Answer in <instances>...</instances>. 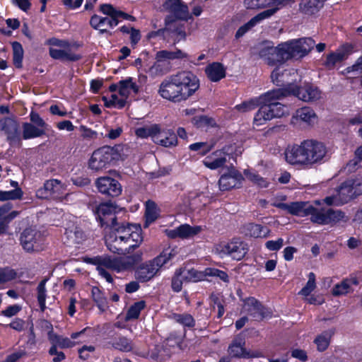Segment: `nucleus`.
<instances>
[{
  "label": "nucleus",
  "instance_id": "3",
  "mask_svg": "<svg viewBox=\"0 0 362 362\" xmlns=\"http://www.w3.org/2000/svg\"><path fill=\"white\" fill-rule=\"evenodd\" d=\"M289 95L287 89H275L260 95L259 109L254 117L257 125H262L275 117H281L289 113L287 106L278 100Z\"/></svg>",
  "mask_w": 362,
  "mask_h": 362
},
{
  "label": "nucleus",
  "instance_id": "46",
  "mask_svg": "<svg viewBox=\"0 0 362 362\" xmlns=\"http://www.w3.org/2000/svg\"><path fill=\"white\" fill-rule=\"evenodd\" d=\"M170 71L169 62H166L163 59L158 57V54H156V62L150 68L152 74L163 75Z\"/></svg>",
  "mask_w": 362,
  "mask_h": 362
},
{
  "label": "nucleus",
  "instance_id": "27",
  "mask_svg": "<svg viewBox=\"0 0 362 362\" xmlns=\"http://www.w3.org/2000/svg\"><path fill=\"white\" fill-rule=\"evenodd\" d=\"M0 127L1 129L6 134L7 140L11 144H15L19 141L18 124L15 120L9 117L1 119Z\"/></svg>",
  "mask_w": 362,
  "mask_h": 362
},
{
  "label": "nucleus",
  "instance_id": "36",
  "mask_svg": "<svg viewBox=\"0 0 362 362\" xmlns=\"http://www.w3.org/2000/svg\"><path fill=\"white\" fill-rule=\"evenodd\" d=\"M245 233L252 238H267L269 236L270 230L267 227L260 224L250 223L245 226Z\"/></svg>",
  "mask_w": 362,
  "mask_h": 362
},
{
  "label": "nucleus",
  "instance_id": "44",
  "mask_svg": "<svg viewBox=\"0 0 362 362\" xmlns=\"http://www.w3.org/2000/svg\"><path fill=\"white\" fill-rule=\"evenodd\" d=\"M158 57L163 59L166 62L170 60L182 59L187 58L188 55L181 49H176L175 50H160L157 52Z\"/></svg>",
  "mask_w": 362,
  "mask_h": 362
},
{
  "label": "nucleus",
  "instance_id": "25",
  "mask_svg": "<svg viewBox=\"0 0 362 362\" xmlns=\"http://www.w3.org/2000/svg\"><path fill=\"white\" fill-rule=\"evenodd\" d=\"M242 180V175L235 168H232L228 174H224L220 177V189L226 191L236 187L240 185Z\"/></svg>",
  "mask_w": 362,
  "mask_h": 362
},
{
  "label": "nucleus",
  "instance_id": "37",
  "mask_svg": "<svg viewBox=\"0 0 362 362\" xmlns=\"http://www.w3.org/2000/svg\"><path fill=\"white\" fill-rule=\"evenodd\" d=\"M91 296L100 311L101 313L105 312L108 305L107 300L104 293L98 287L93 286L91 289Z\"/></svg>",
  "mask_w": 362,
  "mask_h": 362
},
{
  "label": "nucleus",
  "instance_id": "7",
  "mask_svg": "<svg viewBox=\"0 0 362 362\" xmlns=\"http://www.w3.org/2000/svg\"><path fill=\"white\" fill-rule=\"evenodd\" d=\"M217 252L221 256H229L233 259L241 260L248 252V245L240 238H233L216 247Z\"/></svg>",
  "mask_w": 362,
  "mask_h": 362
},
{
  "label": "nucleus",
  "instance_id": "19",
  "mask_svg": "<svg viewBox=\"0 0 362 362\" xmlns=\"http://www.w3.org/2000/svg\"><path fill=\"white\" fill-rule=\"evenodd\" d=\"M98 191L110 197H117L122 192V186L119 182L110 177H100L95 182Z\"/></svg>",
  "mask_w": 362,
  "mask_h": 362
},
{
  "label": "nucleus",
  "instance_id": "47",
  "mask_svg": "<svg viewBox=\"0 0 362 362\" xmlns=\"http://www.w3.org/2000/svg\"><path fill=\"white\" fill-rule=\"evenodd\" d=\"M100 11H101L103 14L107 15L110 17H122L124 19H132V16L124 13L122 11L117 10L113 7L112 5L109 4H103L100 6Z\"/></svg>",
  "mask_w": 362,
  "mask_h": 362
},
{
  "label": "nucleus",
  "instance_id": "24",
  "mask_svg": "<svg viewBox=\"0 0 362 362\" xmlns=\"http://www.w3.org/2000/svg\"><path fill=\"white\" fill-rule=\"evenodd\" d=\"M117 232L123 233L120 235V242L125 241V243L132 240L136 243L142 242L141 229L135 224H128L127 226H122L115 229Z\"/></svg>",
  "mask_w": 362,
  "mask_h": 362
},
{
  "label": "nucleus",
  "instance_id": "62",
  "mask_svg": "<svg viewBox=\"0 0 362 362\" xmlns=\"http://www.w3.org/2000/svg\"><path fill=\"white\" fill-rule=\"evenodd\" d=\"M315 288V275L310 272L308 275V281L306 285L301 289L300 294L308 297L310 293Z\"/></svg>",
  "mask_w": 362,
  "mask_h": 362
},
{
  "label": "nucleus",
  "instance_id": "16",
  "mask_svg": "<svg viewBox=\"0 0 362 362\" xmlns=\"http://www.w3.org/2000/svg\"><path fill=\"white\" fill-rule=\"evenodd\" d=\"M290 95H293L304 102H315L320 100L322 97L320 90L317 87L309 83L300 87L295 86L292 88Z\"/></svg>",
  "mask_w": 362,
  "mask_h": 362
},
{
  "label": "nucleus",
  "instance_id": "53",
  "mask_svg": "<svg viewBox=\"0 0 362 362\" xmlns=\"http://www.w3.org/2000/svg\"><path fill=\"white\" fill-rule=\"evenodd\" d=\"M185 282L183 278L182 268L175 270L171 280V288L174 292L178 293L182 288V284Z\"/></svg>",
  "mask_w": 362,
  "mask_h": 362
},
{
  "label": "nucleus",
  "instance_id": "41",
  "mask_svg": "<svg viewBox=\"0 0 362 362\" xmlns=\"http://www.w3.org/2000/svg\"><path fill=\"white\" fill-rule=\"evenodd\" d=\"M45 134L44 130L37 127L32 123L25 122L23 124V138L25 140L40 137Z\"/></svg>",
  "mask_w": 362,
  "mask_h": 362
},
{
  "label": "nucleus",
  "instance_id": "35",
  "mask_svg": "<svg viewBox=\"0 0 362 362\" xmlns=\"http://www.w3.org/2000/svg\"><path fill=\"white\" fill-rule=\"evenodd\" d=\"M206 74L209 79L213 82H217L226 76L224 66L218 63L214 62L206 67Z\"/></svg>",
  "mask_w": 362,
  "mask_h": 362
},
{
  "label": "nucleus",
  "instance_id": "55",
  "mask_svg": "<svg viewBox=\"0 0 362 362\" xmlns=\"http://www.w3.org/2000/svg\"><path fill=\"white\" fill-rule=\"evenodd\" d=\"M123 242L124 241L120 242V235H116L115 237L109 236L105 240L107 248L113 253H120L123 251L122 246Z\"/></svg>",
  "mask_w": 362,
  "mask_h": 362
},
{
  "label": "nucleus",
  "instance_id": "15",
  "mask_svg": "<svg viewBox=\"0 0 362 362\" xmlns=\"http://www.w3.org/2000/svg\"><path fill=\"white\" fill-rule=\"evenodd\" d=\"M65 194V185L56 179L46 181L43 187L37 191V196L40 198H48L52 197L55 199H60Z\"/></svg>",
  "mask_w": 362,
  "mask_h": 362
},
{
  "label": "nucleus",
  "instance_id": "6",
  "mask_svg": "<svg viewBox=\"0 0 362 362\" xmlns=\"http://www.w3.org/2000/svg\"><path fill=\"white\" fill-rule=\"evenodd\" d=\"M143 252L138 250L133 255H125L119 257L111 258L105 257L102 259V264L107 269H112L117 272L128 271L142 260Z\"/></svg>",
  "mask_w": 362,
  "mask_h": 362
},
{
  "label": "nucleus",
  "instance_id": "31",
  "mask_svg": "<svg viewBox=\"0 0 362 362\" xmlns=\"http://www.w3.org/2000/svg\"><path fill=\"white\" fill-rule=\"evenodd\" d=\"M271 13H272V12L262 11L252 18L247 23L238 28L235 33V37L240 38L243 37L246 33H247L257 24L260 23L262 21L270 18Z\"/></svg>",
  "mask_w": 362,
  "mask_h": 362
},
{
  "label": "nucleus",
  "instance_id": "40",
  "mask_svg": "<svg viewBox=\"0 0 362 362\" xmlns=\"http://www.w3.org/2000/svg\"><path fill=\"white\" fill-rule=\"evenodd\" d=\"M138 86L132 81V78H127L125 80L119 82V95L127 99L132 91L137 93Z\"/></svg>",
  "mask_w": 362,
  "mask_h": 362
},
{
  "label": "nucleus",
  "instance_id": "5",
  "mask_svg": "<svg viewBox=\"0 0 362 362\" xmlns=\"http://www.w3.org/2000/svg\"><path fill=\"white\" fill-rule=\"evenodd\" d=\"M173 251L170 248L164 250L158 257L141 264L135 272L136 279L141 282H146L153 279L174 256Z\"/></svg>",
  "mask_w": 362,
  "mask_h": 362
},
{
  "label": "nucleus",
  "instance_id": "11",
  "mask_svg": "<svg viewBox=\"0 0 362 362\" xmlns=\"http://www.w3.org/2000/svg\"><path fill=\"white\" fill-rule=\"evenodd\" d=\"M297 76V72L294 69L287 67L285 64L276 66L271 74V79L273 83L276 86H286V88L283 89H287L289 90V94L291 92L292 88H294L291 82Z\"/></svg>",
  "mask_w": 362,
  "mask_h": 362
},
{
  "label": "nucleus",
  "instance_id": "52",
  "mask_svg": "<svg viewBox=\"0 0 362 362\" xmlns=\"http://www.w3.org/2000/svg\"><path fill=\"white\" fill-rule=\"evenodd\" d=\"M171 318L174 321L182 325L184 327L191 328V327H193L195 325V320H194V317L188 313H183V314L173 313L171 315Z\"/></svg>",
  "mask_w": 362,
  "mask_h": 362
},
{
  "label": "nucleus",
  "instance_id": "21",
  "mask_svg": "<svg viewBox=\"0 0 362 362\" xmlns=\"http://www.w3.org/2000/svg\"><path fill=\"white\" fill-rule=\"evenodd\" d=\"M243 310L257 320H261L271 315V312L253 297L244 300Z\"/></svg>",
  "mask_w": 362,
  "mask_h": 362
},
{
  "label": "nucleus",
  "instance_id": "26",
  "mask_svg": "<svg viewBox=\"0 0 362 362\" xmlns=\"http://www.w3.org/2000/svg\"><path fill=\"white\" fill-rule=\"evenodd\" d=\"M293 122L304 123L308 126L313 125L317 121V115L310 107H300L295 112L292 117Z\"/></svg>",
  "mask_w": 362,
  "mask_h": 362
},
{
  "label": "nucleus",
  "instance_id": "58",
  "mask_svg": "<svg viewBox=\"0 0 362 362\" xmlns=\"http://www.w3.org/2000/svg\"><path fill=\"white\" fill-rule=\"evenodd\" d=\"M112 346L113 348L122 351H130L133 348L132 341L126 337L115 339L112 341Z\"/></svg>",
  "mask_w": 362,
  "mask_h": 362
},
{
  "label": "nucleus",
  "instance_id": "1",
  "mask_svg": "<svg viewBox=\"0 0 362 362\" xmlns=\"http://www.w3.org/2000/svg\"><path fill=\"white\" fill-rule=\"evenodd\" d=\"M199 88V80L191 71H181L164 79L160 84L158 93L164 99L173 103L187 100Z\"/></svg>",
  "mask_w": 362,
  "mask_h": 362
},
{
  "label": "nucleus",
  "instance_id": "8",
  "mask_svg": "<svg viewBox=\"0 0 362 362\" xmlns=\"http://www.w3.org/2000/svg\"><path fill=\"white\" fill-rule=\"evenodd\" d=\"M310 220L312 222L321 224H336L337 223H346L349 220V217L341 210H334L332 209H315Z\"/></svg>",
  "mask_w": 362,
  "mask_h": 362
},
{
  "label": "nucleus",
  "instance_id": "4",
  "mask_svg": "<svg viewBox=\"0 0 362 362\" xmlns=\"http://www.w3.org/2000/svg\"><path fill=\"white\" fill-rule=\"evenodd\" d=\"M258 55L267 64L278 66L292 59L287 42L274 46L271 41H264L258 46Z\"/></svg>",
  "mask_w": 362,
  "mask_h": 362
},
{
  "label": "nucleus",
  "instance_id": "50",
  "mask_svg": "<svg viewBox=\"0 0 362 362\" xmlns=\"http://www.w3.org/2000/svg\"><path fill=\"white\" fill-rule=\"evenodd\" d=\"M146 303L144 300L134 303L129 308L125 317V320L129 321L137 319L139 317L141 311L144 309Z\"/></svg>",
  "mask_w": 362,
  "mask_h": 362
},
{
  "label": "nucleus",
  "instance_id": "38",
  "mask_svg": "<svg viewBox=\"0 0 362 362\" xmlns=\"http://www.w3.org/2000/svg\"><path fill=\"white\" fill-rule=\"evenodd\" d=\"M48 339L52 344V346H55L56 348L59 346L60 348L64 349L71 348L75 346V343L70 339L59 336L52 330H50L48 332Z\"/></svg>",
  "mask_w": 362,
  "mask_h": 362
},
{
  "label": "nucleus",
  "instance_id": "39",
  "mask_svg": "<svg viewBox=\"0 0 362 362\" xmlns=\"http://www.w3.org/2000/svg\"><path fill=\"white\" fill-rule=\"evenodd\" d=\"M323 6V1L321 0H302L300 4V10L308 15L317 12Z\"/></svg>",
  "mask_w": 362,
  "mask_h": 362
},
{
  "label": "nucleus",
  "instance_id": "17",
  "mask_svg": "<svg viewBox=\"0 0 362 362\" xmlns=\"http://www.w3.org/2000/svg\"><path fill=\"white\" fill-rule=\"evenodd\" d=\"M163 9L179 20L188 21L192 18L187 5L182 0H166L163 4Z\"/></svg>",
  "mask_w": 362,
  "mask_h": 362
},
{
  "label": "nucleus",
  "instance_id": "51",
  "mask_svg": "<svg viewBox=\"0 0 362 362\" xmlns=\"http://www.w3.org/2000/svg\"><path fill=\"white\" fill-rule=\"evenodd\" d=\"M13 49V62L16 68L22 67L24 51L21 43L13 42L12 43Z\"/></svg>",
  "mask_w": 362,
  "mask_h": 362
},
{
  "label": "nucleus",
  "instance_id": "42",
  "mask_svg": "<svg viewBox=\"0 0 362 362\" xmlns=\"http://www.w3.org/2000/svg\"><path fill=\"white\" fill-rule=\"evenodd\" d=\"M333 334L334 332L332 330H327L316 337L314 343L316 344L319 351H324L327 349Z\"/></svg>",
  "mask_w": 362,
  "mask_h": 362
},
{
  "label": "nucleus",
  "instance_id": "45",
  "mask_svg": "<svg viewBox=\"0 0 362 362\" xmlns=\"http://www.w3.org/2000/svg\"><path fill=\"white\" fill-rule=\"evenodd\" d=\"M158 124L146 125L142 127H139L135 130V134L137 137L141 139H146L151 137L153 141H154V135L158 132Z\"/></svg>",
  "mask_w": 362,
  "mask_h": 362
},
{
  "label": "nucleus",
  "instance_id": "64",
  "mask_svg": "<svg viewBox=\"0 0 362 362\" xmlns=\"http://www.w3.org/2000/svg\"><path fill=\"white\" fill-rule=\"evenodd\" d=\"M30 119L33 124L37 127H40L41 130H44L45 132H46L48 124L44 121V119L40 116L38 113L32 111L30 114Z\"/></svg>",
  "mask_w": 362,
  "mask_h": 362
},
{
  "label": "nucleus",
  "instance_id": "61",
  "mask_svg": "<svg viewBox=\"0 0 362 362\" xmlns=\"http://www.w3.org/2000/svg\"><path fill=\"white\" fill-rule=\"evenodd\" d=\"M23 195V192L20 188H16L9 191L0 190V201H6L11 199H20Z\"/></svg>",
  "mask_w": 362,
  "mask_h": 362
},
{
  "label": "nucleus",
  "instance_id": "28",
  "mask_svg": "<svg viewBox=\"0 0 362 362\" xmlns=\"http://www.w3.org/2000/svg\"><path fill=\"white\" fill-rule=\"evenodd\" d=\"M153 142L164 147H171L176 146L177 140L175 134L173 131L161 129L159 126L158 132L154 135Z\"/></svg>",
  "mask_w": 362,
  "mask_h": 362
},
{
  "label": "nucleus",
  "instance_id": "29",
  "mask_svg": "<svg viewBox=\"0 0 362 362\" xmlns=\"http://www.w3.org/2000/svg\"><path fill=\"white\" fill-rule=\"evenodd\" d=\"M228 156V155L224 151H216L207 156L203 160V163L206 168L211 170H216L226 164Z\"/></svg>",
  "mask_w": 362,
  "mask_h": 362
},
{
  "label": "nucleus",
  "instance_id": "63",
  "mask_svg": "<svg viewBox=\"0 0 362 362\" xmlns=\"http://www.w3.org/2000/svg\"><path fill=\"white\" fill-rule=\"evenodd\" d=\"M205 274L207 276H216L219 278L224 282L229 281L228 275L223 271L219 270L216 268L208 267L205 269Z\"/></svg>",
  "mask_w": 362,
  "mask_h": 362
},
{
  "label": "nucleus",
  "instance_id": "20",
  "mask_svg": "<svg viewBox=\"0 0 362 362\" xmlns=\"http://www.w3.org/2000/svg\"><path fill=\"white\" fill-rule=\"evenodd\" d=\"M41 238L40 232L33 228H26L21 234V243L24 250L28 252L38 251L41 249Z\"/></svg>",
  "mask_w": 362,
  "mask_h": 362
},
{
  "label": "nucleus",
  "instance_id": "9",
  "mask_svg": "<svg viewBox=\"0 0 362 362\" xmlns=\"http://www.w3.org/2000/svg\"><path fill=\"white\" fill-rule=\"evenodd\" d=\"M115 151L110 147H103L95 150L88 160V168L94 172H101L107 169L114 160Z\"/></svg>",
  "mask_w": 362,
  "mask_h": 362
},
{
  "label": "nucleus",
  "instance_id": "2",
  "mask_svg": "<svg viewBox=\"0 0 362 362\" xmlns=\"http://www.w3.org/2000/svg\"><path fill=\"white\" fill-rule=\"evenodd\" d=\"M327 153L326 145L313 139H305L300 144L289 146L284 153L287 163L303 167H311L325 163Z\"/></svg>",
  "mask_w": 362,
  "mask_h": 362
},
{
  "label": "nucleus",
  "instance_id": "18",
  "mask_svg": "<svg viewBox=\"0 0 362 362\" xmlns=\"http://www.w3.org/2000/svg\"><path fill=\"white\" fill-rule=\"evenodd\" d=\"M200 226L182 224L174 229H165V234L170 238L190 239L202 231Z\"/></svg>",
  "mask_w": 362,
  "mask_h": 362
},
{
  "label": "nucleus",
  "instance_id": "22",
  "mask_svg": "<svg viewBox=\"0 0 362 362\" xmlns=\"http://www.w3.org/2000/svg\"><path fill=\"white\" fill-rule=\"evenodd\" d=\"M287 42L293 58L304 57L313 49L315 45V41L310 37L291 40Z\"/></svg>",
  "mask_w": 362,
  "mask_h": 362
},
{
  "label": "nucleus",
  "instance_id": "48",
  "mask_svg": "<svg viewBox=\"0 0 362 362\" xmlns=\"http://www.w3.org/2000/svg\"><path fill=\"white\" fill-rule=\"evenodd\" d=\"M158 209L156 203L153 201L148 200L146 203V225L153 223L158 216Z\"/></svg>",
  "mask_w": 362,
  "mask_h": 362
},
{
  "label": "nucleus",
  "instance_id": "23",
  "mask_svg": "<svg viewBox=\"0 0 362 362\" xmlns=\"http://www.w3.org/2000/svg\"><path fill=\"white\" fill-rule=\"evenodd\" d=\"M350 46L345 45L340 47L339 49L328 54L326 59L323 62V65L327 69H333L337 64L344 61L349 56L350 52Z\"/></svg>",
  "mask_w": 362,
  "mask_h": 362
},
{
  "label": "nucleus",
  "instance_id": "33",
  "mask_svg": "<svg viewBox=\"0 0 362 362\" xmlns=\"http://www.w3.org/2000/svg\"><path fill=\"white\" fill-rule=\"evenodd\" d=\"M49 53L50 57L54 59H59L62 61H71L75 62L81 58L79 54L71 52L69 48L57 49L54 47H49Z\"/></svg>",
  "mask_w": 362,
  "mask_h": 362
},
{
  "label": "nucleus",
  "instance_id": "54",
  "mask_svg": "<svg viewBox=\"0 0 362 362\" xmlns=\"http://www.w3.org/2000/svg\"><path fill=\"white\" fill-rule=\"evenodd\" d=\"M103 100L107 107H115L119 109L124 107L127 102V99L115 93L112 94L109 99L103 97Z\"/></svg>",
  "mask_w": 362,
  "mask_h": 362
},
{
  "label": "nucleus",
  "instance_id": "57",
  "mask_svg": "<svg viewBox=\"0 0 362 362\" xmlns=\"http://www.w3.org/2000/svg\"><path fill=\"white\" fill-rule=\"evenodd\" d=\"M47 279H45L42 281H41L37 288V301L42 311H44L46 308L45 301L47 298V291L45 288V284L47 283Z\"/></svg>",
  "mask_w": 362,
  "mask_h": 362
},
{
  "label": "nucleus",
  "instance_id": "60",
  "mask_svg": "<svg viewBox=\"0 0 362 362\" xmlns=\"http://www.w3.org/2000/svg\"><path fill=\"white\" fill-rule=\"evenodd\" d=\"M214 148V144L208 142H197L189 146V149L198 151L202 156L205 155Z\"/></svg>",
  "mask_w": 362,
  "mask_h": 362
},
{
  "label": "nucleus",
  "instance_id": "34",
  "mask_svg": "<svg viewBox=\"0 0 362 362\" xmlns=\"http://www.w3.org/2000/svg\"><path fill=\"white\" fill-rule=\"evenodd\" d=\"M245 339L238 336L231 343L228 348V353L232 357L235 358H247L249 353L244 348Z\"/></svg>",
  "mask_w": 362,
  "mask_h": 362
},
{
  "label": "nucleus",
  "instance_id": "30",
  "mask_svg": "<svg viewBox=\"0 0 362 362\" xmlns=\"http://www.w3.org/2000/svg\"><path fill=\"white\" fill-rule=\"evenodd\" d=\"M358 284L356 277L351 276L342 280L334 285L332 289V293L334 296H344L354 291V288Z\"/></svg>",
  "mask_w": 362,
  "mask_h": 362
},
{
  "label": "nucleus",
  "instance_id": "10",
  "mask_svg": "<svg viewBox=\"0 0 362 362\" xmlns=\"http://www.w3.org/2000/svg\"><path fill=\"white\" fill-rule=\"evenodd\" d=\"M362 194V176L349 178L341 184L338 188L339 200L341 204Z\"/></svg>",
  "mask_w": 362,
  "mask_h": 362
},
{
  "label": "nucleus",
  "instance_id": "14",
  "mask_svg": "<svg viewBox=\"0 0 362 362\" xmlns=\"http://www.w3.org/2000/svg\"><path fill=\"white\" fill-rule=\"evenodd\" d=\"M273 206L286 211L288 213L299 216H304L310 215L313 216L315 208L310 205L307 202H296L291 203H281V202H274Z\"/></svg>",
  "mask_w": 362,
  "mask_h": 362
},
{
  "label": "nucleus",
  "instance_id": "12",
  "mask_svg": "<svg viewBox=\"0 0 362 362\" xmlns=\"http://www.w3.org/2000/svg\"><path fill=\"white\" fill-rule=\"evenodd\" d=\"M293 0H244V6L247 9H261L269 8L264 11L272 12L271 16L274 15L278 11L291 5Z\"/></svg>",
  "mask_w": 362,
  "mask_h": 362
},
{
  "label": "nucleus",
  "instance_id": "13",
  "mask_svg": "<svg viewBox=\"0 0 362 362\" xmlns=\"http://www.w3.org/2000/svg\"><path fill=\"white\" fill-rule=\"evenodd\" d=\"M117 211V206L112 202L102 203L95 209L96 218L102 226H107L115 230L117 223L114 215Z\"/></svg>",
  "mask_w": 362,
  "mask_h": 362
},
{
  "label": "nucleus",
  "instance_id": "59",
  "mask_svg": "<svg viewBox=\"0 0 362 362\" xmlns=\"http://www.w3.org/2000/svg\"><path fill=\"white\" fill-rule=\"evenodd\" d=\"M260 96L251 99L250 100L245 101L240 105L235 106V108L240 112H248L254 110L257 106H259Z\"/></svg>",
  "mask_w": 362,
  "mask_h": 362
},
{
  "label": "nucleus",
  "instance_id": "49",
  "mask_svg": "<svg viewBox=\"0 0 362 362\" xmlns=\"http://www.w3.org/2000/svg\"><path fill=\"white\" fill-rule=\"evenodd\" d=\"M107 17L94 14L90 19V25L93 29L98 30L100 34H103L107 32V29L104 28L105 26H107Z\"/></svg>",
  "mask_w": 362,
  "mask_h": 362
},
{
  "label": "nucleus",
  "instance_id": "32",
  "mask_svg": "<svg viewBox=\"0 0 362 362\" xmlns=\"http://www.w3.org/2000/svg\"><path fill=\"white\" fill-rule=\"evenodd\" d=\"M169 31L174 35L175 40L179 42L185 40L186 37V33L184 25L175 20H172L171 17L165 18V28L163 32Z\"/></svg>",
  "mask_w": 362,
  "mask_h": 362
},
{
  "label": "nucleus",
  "instance_id": "56",
  "mask_svg": "<svg viewBox=\"0 0 362 362\" xmlns=\"http://www.w3.org/2000/svg\"><path fill=\"white\" fill-rule=\"evenodd\" d=\"M244 174L248 180L251 181L255 185H257L258 187L262 188L268 187L269 182H267V180L264 177H261L255 172L248 170H245Z\"/></svg>",
  "mask_w": 362,
  "mask_h": 362
},
{
  "label": "nucleus",
  "instance_id": "43",
  "mask_svg": "<svg viewBox=\"0 0 362 362\" xmlns=\"http://www.w3.org/2000/svg\"><path fill=\"white\" fill-rule=\"evenodd\" d=\"M183 278L185 282H198L207 276L205 274V269L204 271H197L194 269H187L182 268Z\"/></svg>",
  "mask_w": 362,
  "mask_h": 362
}]
</instances>
